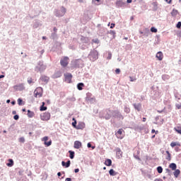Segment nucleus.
Here are the masks:
<instances>
[{
	"label": "nucleus",
	"mask_w": 181,
	"mask_h": 181,
	"mask_svg": "<svg viewBox=\"0 0 181 181\" xmlns=\"http://www.w3.org/2000/svg\"><path fill=\"white\" fill-rule=\"evenodd\" d=\"M156 134H159V131H156Z\"/></svg>",
	"instance_id": "obj_62"
},
{
	"label": "nucleus",
	"mask_w": 181,
	"mask_h": 181,
	"mask_svg": "<svg viewBox=\"0 0 181 181\" xmlns=\"http://www.w3.org/2000/svg\"><path fill=\"white\" fill-rule=\"evenodd\" d=\"M4 77H5L4 75H0V78H4Z\"/></svg>",
	"instance_id": "obj_56"
},
{
	"label": "nucleus",
	"mask_w": 181,
	"mask_h": 181,
	"mask_svg": "<svg viewBox=\"0 0 181 181\" xmlns=\"http://www.w3.org/2000/svg\"><path fill=\"white\" fill-rule=\"evenodd\" d=\"M69 57H64L61 60H60V64L62 66V67H67L69 65Z\"/></svg>",
	"instance_id": "obj_5"
},
{
	"label": "nucleus",
	"mask_w": 181,
	"mask_h": 181,
	"mask_svg": "<svg viewBox=\"0 0 181 181\" xmlns=\"http://www.w3.org/2000/svg\"><path fill=\"white\" fill-rule=\"evenodd\" d=\"M64 77L66 83H71V79L73 78V75H71V74H65Z\"/></svg>",
	"instance_id": "obj_7"
},
{
	"label": "nucleus",
	"mask_w": 181,
	"mask_h": 181,
	"mask_svg": "<svg viewBox=\"0 0 181 181\" xmlns=\"http://www.w3.org/2000/svg\"><path fill=\"white\" fill-rule=\"evenodd\" d=\"M43 95V89L40 87L37 88L34 91V97L35 98H40Z\"/></svg>",
	"instance_id": "obj_2"
},
{
	"label": "nucleus",
	"mask_w": 181,
	"mask_h": 181,
	"mask_svg": "<svg viewBox=\"0 0 181 181\" xmlns=\"http://www.w3.org/2000/svg\"><path fill=\"white\" fill-rule=\"evenodd\" d=\"M167 4H172V0H165Z\"/></svg>",
	"instance_id": "obj_49"
},
{
	"label": "nucleus",
	"mask_w": 181,
	"mask_h": 181,
	"mask_svg": "<svg viewBox=\"0 0 181 181\" xmlns=\"http://www.w3.org/2000/svg\"><path fill=\"white\" fill-rule=\"evenodd\" d=\"M170 146L171 148H175V146H181V145L179 142L173 141L170 143Z\"/></svg>",
	"instance_id": "obj_20"
},
{
	"label": "nucleus",
	"mask_w": 181,
	"mask_h": 181,
	"mask_svg": "<svg viewBox=\"0 0 181 181\" xmlns=\"http://www.w3.org/2000/svg\"><path fill=\"white\" fill-rule=\"evenodd\" d=\"M74 172H75V173H78L80 172V169L76 168V169H75Z\"/></svg>",
	"instance_id": "obj_48"
},
{
	"label": "nucleus",
	"mask_w": 181,
	"mask_h": 181,
	"mask_svg": "<svg viewBox=\"0 0 181 181\" xmlns=\"http://www.w3.org/2000/svg\"><path fill=\"white\" fill-rule=\"evenodd\" d=\"M81 146H82V144L80 141H74L75 149H80V148H81Z\"/></svg>",
	"instance_id": "obj_14"
},
{
	"label": "nucleus",
	"mask_w": 181,
	"mask_h": 181,
	"mask_svg": "<svg viewBox=\"0 0 181 181\" xmlns=\"http://www.w3.org/2000/svg\"><path fill=\"white\" fill-rule=\"evenodd\" d=\"M56 74H58V76H56V77H60V76H62V74L60 72H58Z\"/></svg>",
	"instance_id": "obj_50"
},
{
	"label": "nucleus",
	"mask_w": 181,
	"mask_h": 181,
	"mask_svg": "<svg viewBox=\"0 0 181 181\" xmlns=\"http://www.w3.org/2000/svg\"><path fill=\"white\" fill-rule=\"evenodd\" d=\"M57 175H58V176H62V173L59 172V173H57Z\"/></svg>",
	"instance_id": "obj_59"
},
{
	"label": "nucleus",
	"mask_w": 181,
	"mask_h": 181,
	"mask_svg": "<svg viewBox=\"0 0 181 181\" xmlns=\"http://www.w3.org/2000/svg\"><path fill=\"white\" fill-rule=\"evenodd\" d=\"M176 28H177V29H180V28H181V22L180 21H179L177 23V24L176 25Z\"/></svg>",
	"instance_id": "obj_38"
},
{
	"label": "nucleus",
	"mask_w": 181,
	"mask_h": 181,
	"mask_svg": "<svg viewBox=\"0 0 181 181\" xmlns=\"http://www.w3.org/2000/svg\"><path fill=\"white\" fill-rule=\"evenodd\" d=\"M109 174L110 176H117V173L114 170V169H110L109 171Z\"/></svg>",
	"instance_id": "obj_28"
},
{
	"label": "nucleus",
	"mask_w": 181,
	"mask_h": 181,
	"mask_svg": "<svg viewBox=\"0 0 181 181\" xmlns=\"http://www.w3.org/2000/svg\"><path fill=\"white\" fill-rule=\"evenodd\" d=\"M6 165H7V166H8L9 168H11V166H13V160L9 159V160H8V163Z\"/></svg>",
	"instance_id": "obj_29"
},
{
	"label": "nucleus",
	"mask_w": 181,
	"mask_h": 181,
	"mask_svg": "<svg viewBox=\"0 0 181 181\" xmlns=\"http://www.w3.org/2000/svg\"><path fill=\"white\" fill-rule=\"evenodd\" d=\"M127 4H131L132 2V0H127Z\"/></svg>",
	"instance_id": "obj_52"
},
{
	"label": "nucleus",
	"mask_w": 181,
	"mask_h": 181,
	"mask_svg": "<svg viewBox=\"0 0 181 181\" xmlns=\"http://www.w3.org/2000/svg\"><path fill=\"white\" fill-rule=\"evenodd\" d=\"M133 105L135 110H136L139 112L141 111V108H142V105L141 103H139V104L134 103Z\"/></svg>",
	"instance_id": "obj_16"
},
{
	"label": "nucleus",
	"mask_w": 181,
	"mask_h": 181,
	"mask_svg": "<svg viewBox=\"0 0 181 181\" xmlns=\"http://www.w3.org/2000/svg\"><path fill=\"white\" fill-rule=\"evenodd\" d=\"M14 88L19 90V91H23V90H25V84L20 83L19 85L15 86Z\"/></svg>",
	"instance_id": "obj_10"
},
{
	"label": "nucleus",
	"mask_w": 181,
	"mask_h": 181,
	"mask_svg": "<svg viewBox=\"0 0 181 181\" xmlns=\"http://www.w3.org/2000/svg\"><path fill=\"white\" fill-rule=\"evenodd\" d=\"M111 57H112V54H111V53H109L107 57L108 60H111Z\"/></svg>",
	"instance_id": "obj_45"
},
{
	"label": "nucleus",
	"mask_w": 181,
	"mask_h": 181,
	"mask_svg": "<svg viewBox=\"0 0 181 181\" xmlns=\"http://www.w3.org/2000/svg\"><path fill=\"white\" fill-rule=\"evenodd\" d=\"M6 103H11V100H7Z\"/></svg>",
	"instance_id": "obj_61"
},
{
	"label": "nucleus",
	"mask_w": 181,
	"mask_h": 181,
	"mask_svg": "<svg viewBox=\"0 0 181 181\" xmlns=\"http://www.w3.org/2000/svg\"><path fill=\"white\" fill-rule=\"evenodd\" d=\"M12 114H13V115H16V111L13 110V111L12 112Z\"/></svg>",
	"instance_id": "obj_54"
},
{
	"label": "nucleus",
	"mask_w": 181,
	"mask_h": 181,
	"mask_svg": "<svg viewBox=\"0 0 181 181\" xmlns=\"http://www.w3.org/2000/svg\"><path fill=\"white\" fill-rule=\"evenodd\" d=\"M42 106L40 108V110L41 111H46V110H47V107H45V102H42Z\"/></svg>",
	"instance_id": "obj_30"
},
{
	"label": "nucleus",
	"mask_w": 181,
	"mask_h": 181,
	"mask_svg": "<svg viewBox=\"0 0 181 181\" xmlns=\"http://www.w3.org/2000/svg\"><path fill=\"white\" fill-rule=\"evenodd\" d=\"M28 84H32V83H33L32 78H30V79H28Z\"/></svg>",
	"instance_id": "obj_43"
},
{
	"label": "nucleus",
	"mask_w": 181,
	"mask_h": 181,
	"mask_svg": "<svg viewBox=\"0 0 181 181\" xmlns=\"http://www.w3.org/2000/svg\"><path fill=\"white\" fill-rule=\"evenodd\" d=\"M22 111H23V112H26V109H23Z\"/></svg>",
	"instance_id": "obj_60"
},
{
	"label": "nucleus",
	"mask_w": 181,
	"mask_h": 181,
	"mask_svg": "<svg viewBox=\"0 0 181 181\" xmlns=\"http://www.w3.org/2000/svg\"><path fill=\"white\" fill-rule=\"evenodd\" d=\"M179 14V11L176 9H173V11H171V15L172 16H177V15Z\"/></svg>",
	"instance_id": "obj_24"
},
{
	"label": "nucleus",
	"mask_w": 181,
	"mask_h": 181,
	"mask_svg": "<svg viewBox=\"0 0 181 181\" xmlns=\"http://www.w3.org/2000/svg\"><path fill=\"white\" fill-rule=\"evenodd\" d=\"M40 80L45 84H47V83H49V77L47 76H41Z\"/></svg>",
	"instance_id": "obj_15"
},
{
	"label": "nucleus",
	"mask_w": 181,
	"mask_h": 181,
	"mask_svg": "<svg viewBox=\"0 0 181 181\" xmlns=\"http://www.w3.org/2000/svg\"><path fill=\"white\" fill-rule=\"evenodd\" d=\"M65 181H71V178H66Z\"/></svg>",
	"instance_id": "obj_51"
},
{
	"label": "nucleus",
	"mask_w": 181,
	"mask_h": 181,
	"mask_svg": "<svg viewBox=\"0 0 181 181\" xmlns=\"http://www.w3.org/2000/svg\"><path fill=\"white\" fill-rule=\"evenodd\" d=\"M156 57L158 58V60H159L160 62H161V60H163V53H162V52H158L156 54Z\"/></svg>",
	"instance_id": "obj_13"
},
{
	"label": "nucleus",
	"mask_w": 181,
	"mask_h": 181,
	"mask_svg": "<svg viewBox=\"0 0 181 181\" xmlns=\"http://www.w3.org/2000/svg\"><path fill=\"white\" fill-rule=\"evenodd\" d=\"M73 121H74V122H72V127H74V128H76V129H77V121H76V119L73 118Z\"/></svg>",
	"instance_id": "obj_32"
},
{
	"label": "nucleus",
	"mask_w": 181,
	"mask_h": 181,
	"mask_svg": "<svg viewBox=\"0 0 181 181\" xmlns=\"http://www.w3.org/2000/svg\"><path fill=\"white\" fill-rule=\"evenodd\" d=\"M42 39H43V40L46 39V37H42Z\"/></svg>",
	"instance_id": "obj_64"
},
{
	"label": "nucleus",
	"mask_w": 181,
	"mask_h": 181,
	"mask_svg": "<svg viewBox=\"0 0 181 181\" xmlns=\"http://www.w3.org/2000/svg\"><path fill=\"white\" fill-rule=\"evenodd\" d=\"M11 104H13V105H14V104H15V102H11Z\"/></svg>",
	"instance_id": "obj_63"
},
{
	"label": "nucleus",
	"mask_w": 181,
	"mask_h": 181,
	"mask_svg": "<svg viewBox=\"0 0 181 181\" xmlns=\"http://www.w3.org/2000/svg\"><path fill=\"white\" fill-rule=\"evenodd\" d=\"M124 112H127V114H129L131 112V109L129 107H124Z\"/></svg>",
	"instance_id": "obj_35"
},
{
	"label": "nucleus",
	"mask_w": 181,
	"mask_h": 181,
	"mask_svg": "<svg viewBox=\"0 0 181 181\" xmlns=\"http://www.w3.org/2000/svg\"><path fill=\"white\" fill-rule=\"evenodd\" d=\"M27 115L28 118H33L35 117V112L28 110Z\"/></svg>",
	"instance_id": "obj_21"
},
{
	"label": "nucleus",
	"mask_w": 181,
	"mask_h": 181,
	"mask_svg": "<svg viewBox=\"0 0 181 181\" xmlns=\"http://www.w3.org/2000/svg\"><path fill=\"white\" fill-rule=\"evenodd\" d=\"M175 151L176 152H179V151H180V148H179V147H175Z\"/></svg>",
	"instance_id": "obj_47"
},
{
	"label": "nucleus",
	"mask_w": 181,
	"mask_h": 181,
	"mask_svg": "<svg viewBox=\"0 0 181 181\" xmlns=\"http://www.w3.org/2000/svg\"><path fill=\"white\" fill-rule=\"evenodd\" d=\"M155 132H156L155 129H153L151 130V134H155Z\"/></svg>",
	"instance_id": "obj_55"
},
{
	"label": "nucleus",
	"mask_w": 181,
	"mask_h": 181,
	"mask_svg": "<svg viewBox=\"0 0 181 181\" xmlns=\"http://www.w3.org/2000/svg\"><path fill=\"white\" fill-rule=\"evenodd\" d=\"M66 8L64 7H62L61 9L59 11V10H57L55 11V15L58 17V18H60L62 16H64V15L66 14Z\"/></svg>",
	"instance_id": "obj_3"
},
{
	"label": "nucleus",
	"mask_w": 181,
	"mask_h": 181,
	"mask_svg": "<svg viewBox=\"0 0 181 181\" xmlns=\"http://www.w3.org/2000/svg\"><path fill=\"white\" fill-rule=\"evenodd\" d=\"M70 164H71V161L70 160H68L66 163V162L64 161H62V166H65V168H69L70 167Z\"/></svg>",
	"instance_id": "obj_22"
},
{
	"label": "nucleus",
	"mask_w": 181,
	"mask_h": 181,
	"mask_svg": "<svg viewBox=\"0 0 181 181\" xmlns=\"http://www.w3.org/2000/svg\"><path fill=\"white\" fill-rule=\"evenodd\" d=\"M151 32H153V33H156V32H158V29L155 28V27H152L151 28Z\"/></svg>",
	"instance_id": "obj_36"
},
{
	"label": "nucleus",
	"mask_w": 181,
	"mask_h": 181,
	"mask_svg": "<svg viewBox=\"0 0 181 181\" xmlns=\"http://www.w3.org/2000/svg\"><path fill=\"white\" fill-rule=\"evenodd\" d=\"M169 168L170 169H172V170H176L177 166L176 165V163H172L169 165Z\"/></svg>",
	"instance_id": "obj_17"
},
{
	"label": "nucleus",
	"mask_w": 181,
	"mask_h": 181,
	"mask_svg": "<svg viewBox=\"0 0 181 181\" xmlns=\"http://www.w3.org/2000/svg\"><path fill=\"white\" fill-rule=\"evenodd\" d=\"M45 69H46V66H44L42 62H40L38 66L35 68L36 71H42V70H45Z\"/></svg>",
	"instance_id": "obj_9"
},
{
	"label": "nucleus",
	"mask_w": 181,
	"mask_h": 181,
	"mask_svg": "<svg viewBox=\"0 0 181 181\" xmlns=\"http://www.w3.org/2000/svg\"><path fill=\"white\" fill-rule=\"evenodd\" d=\"M17 102H18V105H22L23 104V100H22L21 98H18Z\"/></svg>",
	"instance_id": "obj_34"
},
{
	"label": "nucleus",
	"mask_w": 181,
	"mask_h": 181,
	"mask_svg": "<svg viewBox=\"0 0 181 181\" xmlns=\"http://www.w3.org/2000/svg\"><path fill=\"white\" fill-rule=\"evenodd\" d=\"M115 117H116L117 118H119V119H124V116H122V114L119 113V111H117V112H116V115H115Z\"/></svg>",
	"instance_id": "obj_23"
},
{
	"label": "nucleus",
	"mask_w": 181,
	"mask_h": 181,
	"mask_svg": "<svg viewBox=\"0 0 181 181\" xmlns=\"http://www.w3.org/2000/svg\"><path fill=\"white\" fill-rule=\"evenodd\" d=\"M165 153H167V157L165 158V159L169 161L172 160V155L170 154L169 151H166Z\"/></svg>",
	"instance_id": "obj_18"
},
{
	"label": "nucleus",
	"mask_w": 181,
	"mask_h": 181,
	"mask_svg": "<svg viewBox=\"0 0 181 181\" xmlns=\"http://www.w3.org/2000/svg\"><path fill=\"white\" fill-rule=\"evenodd\" d=\"M50 117L51 115L49 112H45L40 115V119H42V121H49Z\"/></svg>",
	"instance_id": "obj_4"
},
{
	"label": "nucleus",
	"mask_w": 181,
	"mask_h": 181,
	"mask_svg": "<svg viewBox=\"0 0 181 181\" xmlns=\"http://www.w3.org/2000/svg\"><path fill=\"white\" fill-rule=\"evenodd\" d=\"M19 142H21V144H24L25 142V138L24 137H21L19 139Z\"/></svg>",
	"instance_id": "obj_37"
},
{
	"label": "nucleus",
	"mask_w": 181,
	"mask_h": 181,
	"mask_svg": "<svg viewBox=\"0 0 181 181\" xmlns=\"http://www.w3.org/2000/svg\"><path fill=\"white\" fill-rule=\"evenodd\" d=\"M115 31L114 30H110V35H112L113 37H115Z\"/></svg>",
	"instance_id": "obj_40"
},
{
	"label": "nucleus",
	"mask_w": 181,
	"mask_h": 181,
	"mask_svg": "<svg viewBox=\"0 0 181 181\" xmlns=\"http://www.w3.org/2000/svg\"><path fill=\"white\" fill-rule=\"evenodd\" d=\"M88 148H92V149H95V146H91V143H88Z\"/></svg>",
	"instance_id": "obj_39"
},
{
	"label": "nucleus",
	"mask_w": 181,
	"mask_h": 181,
	"mask_svg": "<svg viewBox=\"0 0 181 181\" xmlns=\"http://www.w3.org/2000/svg\"><path fill=\"white\" fill-rule=\"evenodd\" d=\"M175 131L181 135V126H177L174 128Z\"/></svg>",
	"instance_id": "obj_26"
},
{
	"label": "nucleus",
	"mask_w": 181,
	"mask_h": 181,
	"mask_svg": "<svg viewBox=\"0 0 181 181\" xmlns=\"http://www.w3.org/2000/svg\"><path fill=\"white\" fill-rule=\"evenodd\" d=\"M122 132H124V129H119L116 133V136L117 138H118V139H122L124 138V135H122Z\"/></svg>",
	"instance_id": "obj_8"
},
{
	"label": "nucleus",
	"mask_w": 181,
	"mask_h": 181,
	"mask_svg": "<svg viewBox=\"0 0 181 181\" xmlns=\"http://www.w3.org/2000/svg\"><path fill=\"white\" fill-rule=\"evenodd\" d=\"M93 2H100V0H93Z\"/></svg>",
	"instance_id": "obj_57"
},
{
	"label": "nucleus",
	"mask_w": 181,
	"mask_h": 181,
	"mask_svg": "<svg viewBox=\"0 0 181 181\" xmlns=\"http://www.w3.org/2000/svg\"><path fill=\"white\" fill-rule=\"evenodd\" d=\"M146 122V117H143V122Z\"/></svg>",
	"instance_id": "obj_53"
},
{
	"label": "nucleus",
	"mask_w": 181,
	"mask_h": 181,
	"mask_svg": "<svg viewBox=\"0 0 181 181\" xmlns=\"http://www.w3.org/2000/svg\"><path fill=\"white\" fill-rule=\"evenodd\" d=\"M115 28V23H111L110 24V29H114Z\"/></svg>",
	"instance_id": "obj_44"
},
{
	"label": "nucleus",
	"mask_w": 181,
	"mask_h": 181,
	"mask_svg": "<svg viewBox=\"0 0 181 181\" xmlns=\"http://www.w3.org/2000/svg\"><path fill=\"white\" fill-rule=\"evenodd\" d=\"M84 128H86V124L83 122H78L76 126V129H84Z\"/></svg>",
	"instance_id": "obj_12"
},
{
	"label": "nucleus",
	"mask_w": 181,
	"mask_h": 181,
	"mask_svg": "<svg viewBox=\"0 0 181 181\" xmlns=\"http://www.w3.org/2000/svg\"><path fill=\"white\" fill-rule=\"evenodd\" d=\"M115 73H116V74H119V73H121V69H117L115 70Z\"/></svg>",
	"instance_id": "obj_42"
},
{
	"label": "nucleus",
	"mask_w": 181,
	"mask_h": 181,
	"mask_svg": "<svg viewBox=\"0 0 181 181\" xmlns=\"http://www.w3.org/2000/svg\"><path fill=\"white\" fill-rule=\"evenodd\" d=\"M41 141L44 142V145H46L47 146H50L52 145V140L49 141V136H45L43 137Z\"/></svg>",
	"instance_id": "obj_6"
},
{
	"label": "nucleus",
	"mask_w": 181,
	"mask_h": 181,
	"mask_svg": "<svg viewBox=\"0 0 181 181\" xmlns=\"http://www.w3.org/2000/svg\"><path fill=\"white\" fill-rule=\"evenodd\" d=\"M180 175V170H175L174 172V176L175 177H179V175Z\"/></svg>",
	"instance_id": "obj_27"
},
{
	"label": "nucleus",
	"mask_w": 181,
	"mask_h": 181,
	"mask_svg": "<svg viewBox=\"0 0 181 181\" xmlns=\"http://www.w3.org/2000/svg\"><path fill=\"white\" fill-rule=\"evenodd\" d=\"M116 155L117 159H121V158L122 157V151H121V148H118L116 149Z\"/></svg>",
	"instance_id": "obj_11"
},
{
	"label": "nucleus",
	"mask_w": 181,
	"mask_h": 181,
	"mask_svg": "<svg viewBox=\"0 0 181 181\" xmlns=\"http://www.w3.org/2000/svg\"><path fill=\"white\" fill-rule=\"evenodd\" d=\"M88 59L90 60V62H95V60L98 59V52L95 49L90 51V54H88Z\"/></svg>",
	"instance_id": "obj_1"
},
{
	"label": "nucleus",
	"mask_w": 181,
	"mask_h": 181,
	"mask_svg": "<svg viewBox=\"0 0 181 181\" xmlns=\"http://www.w3.org/2000/svg\"><path fill=\"white\" fill-rule=\"evenodd\" d=\"M157 172H158V173H162V172H163V168H162L161 166H158V167L157 168Z\"/></svg>",
	"instance_id": "obj_33"
},
{
	"label": "nucleus",
	"mask_w": 181,
	"mask_h": 181,
	"mask_svg": "<svg viewBox=\"0 0 181 181\" xmlns=\"http://www.w3.org/2000/svg\"><path fill=\"white\" fill-rule=\"evenodd\" d=\"M13 118H14V119H16V121H18V119H19V115H14Z\"/></svg>",
	"instance_id": "obj_41"
},
{
	"label": "nucleus",
	"mask_w": 181,
	"mask_h": 181,
	"mask_svg": "<svg viewBox=\"0 0 181 181\" xmlns=\"http://www.w3.org/2000/svg\"><path fill=\"white\" fill-rule=\"evenodd\" d=\"M175 106H176V108H177V110L181 109V105L177 104Z\"/></svg>",
	"instance_id": "obj_46"
},
{
	"label": "nucleus",
	"mask_w": 181,
	"mask_h": 181,
	"mask_svg": "<svg viewBox=\"0 0 181 181\" xmlns=\"http://www.w3.org/2000/svg\"><path fill=\"white\" fill-rule=\"evenodd\" d=\"M83 87H84V83H79L77 84V88L78 90H79V91H81V90H83Z\"/></svg>",
	"instance_id": "obj_25"
},
{
	"label": "nucleus",
	"mask_w": 181,
	"mask_h": 181,
	"mask_svg": "<svg viewBox=\"0 0 181 181\" xmlns=\"http://www.w3.org/2000/svg\"><path fill=\"white\" fill-rule=\"evenodd\" d=\"M54 32H57V28H54Z\"/></svg>",
	"instance_id": "obj_58"
},
{
	"label": "nucleus",
	"mask_w": 181,
	"mask_h": 181,
	"mask_svg": "<svg viewBox=\"0 0 181 181\" xmlns=\"http://www.w3.org/2000/svg\"><path fill=\"white\" fill-rule=\"evenodd\" d=\"M105 165L106 166H111V165H112V160H111V159H106L105 161Z\"/></svg>",
	"instance_id": "obj_19"
},
{
	"label": "nucleus",
	"mask_w": 181,
	"mask_h": 181,
	"mask_svg": "<svg viewBox=\"0 0 181 181\" xmlns=\"http://www.w3.org/2000/svg\"><path fill=\"white\" fill-rule=\"evenodd\" d=\"M69 157L71 159H74V151H69Z\"/></svg>",
	"instance_id": "obj_31"
}]
</instances>
